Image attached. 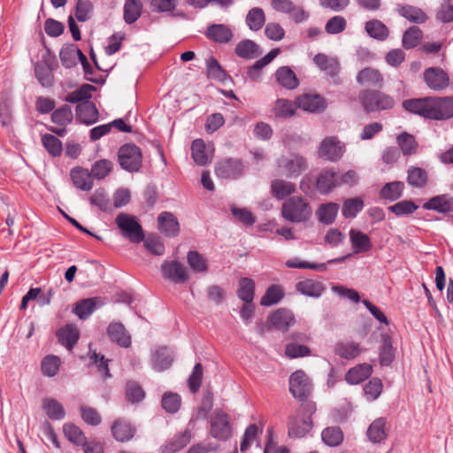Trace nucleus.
Here are the masks:
<instances>
[{"label":"nucleus","mask_w":453,"mask_h":453,"mask_svg":"<svg viewBox=\"0 0 453 453\" xmlns=\"http://www.w3.org/2000/svg\"><path fill=\"white\" fill-rule=\"evenodd\" d=\"M358 99L365 111L368 113L388 111L395 104L393 96L379 89H364L359 92Z\"/></svg>","instance_id":"f257e3e1"},{"label":"nucleus","mask_w":453,"mask_h":453,"mask_svg":"<svg viewBox=\"0 0 453 453\" xmlns=\"http://www.w3.org/2000/svg\"><path fill=\"white\" fill-rule=\"evenodd\" d=\"M312 214L310 203L305 198L293 196L285 201L281 207V216L292 223H304Z\"/></svg>","instance_id":"f03ea898"},{"label":"nucleus","mask_w":453,"mask_h":453,"mask_svg":"<svg viewBox=\"0 0 453 453\" xmlns=\"http://www.w3.org/2000/svg\"><path fill=\"white\" fill-rule=\"evenodd\" d=\"M115 223L122 235L131 242L139 243L144 240L142 227L134 216L121 212L116 217Z\"/></svg>","instance_id":"7ed1b4c3"},{"label":"nucleus","mask_w":453,"mask_h":453,"mask_svg":"<svg viewBox=\"0 0 453 453\" xmlns=\"http://www.w3.org/2000/svg\"><path fill=\"white\" fill-rule=\"evenodd\" d=\"M118 159L122 169L129 173L138 172L142 166V151L138 146L127 143L119 148Z\"/></svg>","instance_id":"20e7f679"},{"label":"nucleus","mask_w":453,"mask_h":453,"mask_svg":"<svg viewBox=\"0 0 453 453\" xmlns=\"http://www.w3.org/2000/svg\"><path fill=\"white\" fill-rule=\"evenodd\" d=\"M210 434L219 441H226L232 435V427L227 414L220 410H216L210 419Z\"/></svg>","instance_id":"39448f33"},{"label":"nucleus","mask_w":453,"mask_h":453,"mask_svg":"<svg viewBox=\"0 0 453 453\" xmlns=\"http://www.w3.org/2000/svg\"><path fill=\"white\" fill-rule=\"evenodd\" d=\"M277 166L287 177L296 178L307 168V161L301 155L292 154L278 158Z\"/></svg>","instance_id":"423d86ee"},{"label":"nucleus","mask_w":453,"mask_h":453,"mask_svg":"<svg viewBox=\"0 0 453 453\" xmlns=\"http://www.w3.org/2000/svg\"><path fill=\"white\" fill-rule=\"evenodd\" d=\"M289 391L299 401H304L311 394V382L303 371H296L290 375Z\"/></svg>","instance_id":"0eeeda50"},{"label":"nucleus","mask_w":453,"mask_h":453,"mask_svg":"<svg viewBox=\"0 0 453 453\" xmlns=\"http://www.w3.org/2000/svg\"><path fill=\"white\" fill-rule=\"evenodd\" d=\"M271 5L274 11L288 14L297 24L306 21L310 17L308 12L302 6L296 5L291 0H272Z\"/></svg>","instance_id":"6e6552de"},{"label":"nucleus","mask_w":453,"mask_h":453,"mask_svg":"<svg viewBox=\"0 0 453 453\" xmlns=\"http://www.w3.org/2000/svg\"><path fill=\"white\" fill-rule=\"evenodd\" d=\"M345 152V146L334 136L326 137L319 145V157L330 162L341 159Z\"/></svg>","instance_id":"1a4fd4ad"},{"label":"nucleus","mask_w":453,"mask_h":453,"mask_svg":"<svg viewBox=\"0 0 453 453\" xmlns=\"http://www.w3.org/2000/svg\"><path fill=\"white\" fill-rule=\"evenodd\" d=\"M429 119L442 120L453 117V97H430Z\"/></svg>","instance_id":"9d476101"},{"label":"nucleus","mask_w":453,"mask_h":453,"mask_svg":"<svg viewBox=\"0 0 453 453\" xmlns=\"http://www.w3.org/2000/svg\"><path fill=\"white\" fill-rule=\"evenodd\" d=\"M424 81L434 91H441L449 86V77L441 67H428L423 73Z\"/></svg>","instance_id":"9b49d317"},{"label":"nucleus","mask_w":453,"mask_h":453,"mask_svg":"<svg viewBox=\"0 0 453 453\" xmlns=\"http://www.w3.org/2000/svg\"><path fill=\"white\" fill-rule=\"evenodd\" d=\"M244 166L242 162L237 158H226L218 163L215 173L222 179H237L242 175Z\"/></svg>","instance_id":"f8f14e48"},{"label":"nucleus","mask_w":453,"mask_h":453,"mask_svg":"<svg viewBox=\"0 0 453 453\" xmlns=\"http://www.w3.org/2000/svg\"><path fill=\"white\" fill-rule=\"evenodd\" d=\"M340 173L333 168L321 171L316 180V188L320 194L327 195L339 187Z\"/></svg>","instance_id":"ddd939ff"},{"label":"nucleus","mask_w":453,"mask_h":453,"mask_svg":"<svg viewBox=\"0 0 453 453\" xmlns=\"http://www.w3.org/2000/svg\"><path fill=\"white\" fill-rule=\"evenodd\" d=\"M163 276L174 283H184L188 280L184 265L177 261L164 262L161 265Z\"/></svg>","instance_id":"4468645a"},{"label":"nucleus","mask_w":453,"mask_h":453,"mask_svg":"<svg viewBox=\"0 0 453 453\" xmlns=\"http://www.w3.org/2000/svg\"><path fill=\"white\" fill-rule=\"evenodd\" d=\"M280 52L279 48L272 50L265 57L256 61L252 65L247 69L248 78L254 82H258L262 80L263 69L269 65Z\"/></svg>","instance_id":"2eb2a0df"},{"label":"nucleus","mask_w":453,"mask_h":453,"mask_svg":"<svg viewBox=\"0 0 453 453\" xmlns=\"http://www.w3.org/2000/svg\"><path fill=\"white\" fill-rule=\"evenodd\" d=\"M269 324L280 331H287L295 322V316L291 311L281 308L273 312L269 319Z\"/></svg>","instance_id":"dca6fc26"},{"label":"nucleus","mask_w":453,"mask_h":453,"mask_svg":"<svg viewBox=\"0 0 453 453\" xmlns=\"http://www.w3.org/2000/svg\"><path fill=\"white\" fill-rule=\"evenodd\" d=\"M312 421L310 418H301L299 414L288 418V435L291 438H302L311 429Z\"/></svg>","instance_id":"f3484780"},{"label":"nucleus","mask_w":453,"mask_h":453,"mask_svg":"<svg viewBox=\"0 0 453 453\" xmlns=\"http://www.w3.org/2000/svg\"><path fill=\"white\" fill-rule=\"evenodd\" d=\"M173 361V351L166 347H159L151 353V365L157 372L168 369Z\"/></svg>","instance_id":"a211bd4d"},{"label":"nucleus","mask_w":453,"mask_h":453,"mask_svg":"<svg viewBox=\"0 0 453 453\" xmlns=\"http://www.w3.org/2000/svg\"><path fill=\"white\" fill-rule=\"evenodd\" d=\"M423 208L440 213L453 212V196L449 194L435 196L426 202Z\"/></svg>","instance_id":"6ab92c4d"},{"label":"nucleus","mask_w":453,"mask_h":453,"mask_svg":"<svg viewBox=\"0 0 453 453\" xmlns=\"http://www.w3.org/2000/svg\"><path fill=\"white\" fill-rule=\"evenodd\" d=\"M387 423V419L380 417L374 419L370 424L366 431V435L372 443H380L387 439L388 433Z\"/></svg>","instance_id":"aec40b11"},{"label":"nucleus","mask_w":453,"mask_h":453,"mask_svg":"<svg viewBox=\"0 0 453 453\" xmlns=\"http://www.w3.org/2000/svg\"><path fill=\"white\" fill-rule=\"evenodd\" d=\"M159 231L168 237H174L180 232V225L177 218L169 211H164L157 218Z\"/></svg>","instance_id":"412c9836"},{"label":"nucleus","mask_w":453,"mask_h":453,"mask_svg":"<svg viewBox=\"0 0 453 453\" xmlns=\"http://www.w3.org/2000/svg\"><path fill=\"white\" fill-rule=\"evenodd\" d=\"M58 342L68 350H72L80 338V331L73 324H67L57 331Z\"/></svg>","instance_id":"4be33fe9"},{"label":"nucleus","mask_w":453,"mask_h":453,"mask_svg":"<svg viewBox=\"0 0 453 453\" xmlns=\"http://www.w3.org/2000/svg\"><path fill=\"white\" fill-rule=\"evenodd\" d=\"M98 111L92 102H83L76 106V119L85 125H92L98 119Z\"/></svg>","instance_id":"5701e85b"},{"label":"nucleus","mask_w":453,"mask_h":453,"mask_svg":"<svg viewBox=\"0 0 453 453\" xmlns=\"http://www.w3.org/2000/svg\"><path fill=\"white\" fill-rule=\"evenodd\" d=\"M103 305L104 302L102 301L101 297L82 299L76 303L73 311L81 319H87L96 311V308L102 307Z\"/></svg>","instance_id":"b1692460"},{"label":"nucleus","mask_w":453,"mask_h":453,"mask_svg":"<svg viewBox=\"0 0 453 453\" xmlns=\"http://www.w3.org/2000/svg\"><path fill=\"white\" fill-rule=\"evenodd\" d=\"M357 81L361 85L379 88H381L384 84V79L380 71L371 67L362 69L357 75Z\"/></svg>","instance_id":"393cba45"},{"label":"nucleus","mask_w":453,"mask_h":453,"mask_svg":"<svg viewBox=\"0 0 453 453\" xmlns=\"http://www.w3.org/2000/svg\"><path fill=\"white\" fill-rule=\"evenodd\" d=\"M235 54L245 59H254L262 54L258 44L250 39H244L239 42L234 49Z\"/></svg>","instance_id":"a878e982"},{"label":"nucleus","mask_w":453,"mask_h":453,"mask_svg":"<svg viewBox=\"0 0 453 453\" xmlns=\"http://www.w3.org/2000/svg\"><path fill=\"white\" fill-rule=\"evenodd\" d=\"M315 65L332 78L336 77L340 71V64L335 58H330L325 54L318 53L313 58Z\"/></svg>","instance_id":"bb28decb"},{"label":"nucleus","mask_w":453,"mask_h":453,"mask_svg":"<svg viewBox=\"0 0 453 453\" xmlns=\"http://www.w3.org/2000/svg\"><path fill=\"white\" fill-rule=\"evenodd\" d=\"M107 334L110 339L120 347L127 348L131 344V337L121 323H111Z\"/></svg>","instance_id":"cd10ccee"},{"label":"nucleus","mask_w":453,"mask_h":453,"mask_svg":"<svg viewBox=\"0 0 453 453\" xmlns=\"http://www.w3.org/2000/svg\"><path fill=\"white\" fill-rule=\"evenodd\" d=\"M396 11L399 15L409 21L417 24H423L427 19V15L418 7L409 4H397Z\"/></svg>","instance_id":"c85d7f7f"},{"label":"nucleus","mask_w":453,"mask_h":453,"mask_svg":"<svg viewBox=\"0 0 453 453\" xmlns=\"http://www.w3.org/2000/svg\"><path fill=\"white\" fill-rule=\"evenodd\" d=\"M206 36L219 43H226L233 37L232 30L224 24H213L208 27Z\"/></svg>","instance_id":"c756f323"},{"label":"nucleus","mask_w":453,"mask_h":453,"mask_svg":"<svg viewBox=\"0 0 453 453\" xmlns=\"http://www.w3.org/2000/svg\"><path fill=\"white\" fill-rule=\"evenodd\" d=\"M372 368L370 365L364 363L350 368L346 375L345 380L350 385H356L363 382L372 374Z\"/></svg>","instance_id":"7c9ffc66"},{"label":"nucleus","mask_w":453,"mask_h":453,"mask_svg":"<svg viewBox=\"0 0 453 453\" xmlns=\"http://www.w3.org/2000/svg\"><path fill=\"white\" fill-rule=\"evenodd\" d=\"M296 288L302 295L313 298L319 297L325 290V287L321 282L312 279H306L297 282Z\"/></svg>","instance_id":"2f4dec72"},{"label":"nucleus","mask_w":453,"mask_h":453,"mask_svg":"<svg viewBox=\"0 0 453 453\" xmlns=\"http://www.w3.org/2000/svg\"><path fill=\"white\" fill-rule=\"evenodd\" d=\"M71 178L73 185L83 191H89L94 186L91 173L87 169L78 167L73 169Z\"/></svg>","instance_id":"473e14b6"},{"label":"nucleus","mask_w":453,"mask_h":453,"mask_svg":"<svg viewBox=\"0 0 453 453\" xmlns=\"http://www.w3.org/2000/svg\"><path fill=\"white\" fill-rule=\"evenodd\" d=\"M403 106L407 111L429 119L430 97L408 99Z\"/></svg>","instance_id":"72a5a7b5"},{"label":"nucleus","mask_w":453,"mask_h":453,"mask_svg":"<svg viewBox=\"0 0 453 453\" xmlns=\"http://www.w3.org/2000/svg\"><path fill=\"white\" fill-rule=\"evenodd\" d=\"M298 106L310 112H319L326 108V103L319 95H303L298 98Z\"/></svg>","instance_id":"f704fd0d"},{"label":"nucleus","mask_w":453,"mask_h":453,"mask_svg":"<svg viewBox=\"0 0 453 453\" xmlns=\"http://www.w3.org/2000/svg\"><path fill=\"white\" fill-rule=\"evenodd\" d=\"M134 427L124 420H116L111 426L113 437L121 442L130 441L134 437Z\"/></svg>","instance_id":"c9c22d12"},{"label":"nucleus","mask_w":453,"mask_h":453,"mask_svg":"<svg viewBox=\"0 0 453 453\" xmlns=\"http://www.w3.org/2000/svg\"><path fill=\"white\" fill-rule=\"evenodd\" d=\"M334 350L344 359H353L361 353L360 344L355 342H339L334 345Z\"/></svg>","instance_id":"e433bc0d"},{"label":"nucleus","mask_w":453,"mask_h":453,"mask_svg":"<svg viewBox=\"0 0 453 453\" xmlns=\"http://www.w3.org/2000/svg\"><path fill=\"white\" fill-rule=\"evenodd\" d=\"M275 77L279 84L287 89H294L299 85L296 75L288 66L280 67L275 73Z\"/></svg>","instance_id":"4c0bfd02"},{"label":"nucleus","mask_w":453,"mask_h":453,"mask_svg":"<svg viewBox=\"0 0 453 453\" xmlns=\"http://www.w3.org/2000/svg\"><path fill=\"white\" fill-rule=\"evenodd\" d=\"M339 208L340 206L336 203L330 202L321 204L316 211L318 219L325 225H331L338 214Z\"/></svg>","instance_id":"58836bf2"},{"label":"nucleus","mask_w":453,"mask_h":453,"mask_svg":"<svg viewBox=\"0 0 453 453\" xmlns=\"http://www.w3.org/2000/svg\"><path fill=\"white\" fill-rule=\"evenodd\" d=\"M81 53L83 52L73 44L64 46L59 52L62 65L65 68L75 66L77 59L81 58Z\"/></svg>","instance_id":"ea45409f"},{"label":"nucleus","mask_w":453,"mask_h":453,"mask_svg":"<svg viewBox=\"0 0 453 453\" xmlns=\"http://www.w3.org/2000/svg\"><path fill=\"white\" fill-rule=\"evenodd\" d=\"M142 3L141 0H126L123 7V18L127 24L134 23L142 14Z\"/></svg>","instance_id":"a19ab883"},{"label":"nucleus","mask_w":453,"mask_h":453,"mask_svg":"<svg viewBox=\"0 0 453 453\" xmlns=\"http://www.w3.org/2000/svg\"><path fill=\"white\" fill-rule=\"evenodd\" d=\"M191 156L196 164L199 165H206L211 160V156L207 152L205 143L202 139L193 141Z\"/></svg>","instance_id":"79ce46f5"},{"label":"nucleus","mask_w":453,"mask_h":453,"mask_svg":"<svg viewBox=\"0 0 453 453\" xmlns=\"http://www.w3.org/2000/svg\"><path fill=\"white\" fill-rule=\"evenodd\" d=\"M367 35L379 41H385L389 34L386 25L379 19L369 20L365 26Z\"/></svg>","instance_id":"37998d69"},{"label":"nucleus","mask_w":453,"mask_h":453,"mask_svg":"<svg viewBox=\"0 0 453 453\" xmlns=\"http://www.w3.org/2000/svg\"><path fill=\"white\" fill-rule=\"evenodd\" d=\"M272 194L279 200H282L296 191V186L290 181L274 180L271 183Z\"/></svg>","instance_id":"c03bdc74"},{"label":"nucleus","mask_w":453,"mask_h":453,"mask_svg":"<svg viewBox=\"0 0 453 453\" xmlns=\"http://www.w3.org/2000/svg\"><path fill=\"white\" fill-rule=\"evenodd\" d=\"M404 189V183L402 181H392L385 184L380 189V197L388 201H395L400 198Z\"/></svg>","instance_id":"a18cd8bd"},{"label":"nucleus","mask_w":453,"mask_h":453,"mask_svg":"<svg viewBox=\"0 0 453 453\" xmlns=\"http://www.w3.org/2000/svg\"><path fill=\"white\" fill-rule=\"evenodd\" d=\"M428 180V175L425 169L411 166L407 171V182L414 188H424Z\"/></svg>","instance_id":"49530a36"},{"label":"nucleus","mask_w":453,"mask_h":453,"mask_svg":"<svg viewBox=\"0 0 453 453\" xmlns=\"http://www.w3.org/2000/svg\"><path fill=\"white\" fill-rule=\"evenodd\" d=\"M42 409L50 419L61 420L65 418V411L62 403L54 398H45Z\"/></svg>","instance_id":"de8ad7c7"},{"label":"nucleus","mask_w":453,"mask_h":453,"mask_svg":"<svg viewBox=\"0 0 453 453\" xmlns=\"http://www.w3.org/2000/svg\"><path fill=\"white\" fill-rule=\"evenodd\" d=\"M349 238L355 253L366 252L372 247L368 235L360 231L350 230Z\"/></svg>","instance_id":"09e8293b"},{"label":"nucleus","mask_w":453,"mask_h":453,"mask_svg":"<svg viewBox=\"0 0 453 453\" xmlns=\"http://www.w3.org/2000/svg\"><path fill=\"white\" fill-rule=\"evenodd\" d=\"M265 23V14L262 8L250 9L246 16V24L252 31L260 30Z\"/></svg>","instance_id":"8fccbe9b"},{"label":"nucleus","mask_w":453,"mask_h":453,"mask_svg":"<svg viewBox=\"0 0 453 453\" xmlns=\"http://www.w3.org/2000/svg\"><path fill=\"white\" fill-rule=\"evenodd\" d=\"M396 141L404 156L416 154L418 142L413 135L403 132L397 136Z\"/></svg>","instance_id":"3c124183"},{"label":"nucleus","mask_w":453,"mask_h":453,"mask_svg":"<svg viewBox=\"0 0 453 453\" xmlns=\"http://www.w3.org/2000/svg\"><path fill=\"white\" fill-rule=\"evenodd\" d=\"M323 441L330 446H339L343 441V433L339 426H331L325 428L321 433Z\"/></svg>","instance_id":"603ef678"},{"label":"nucleus","mask_w":453,"mask_h":453,"mask_svg":"<svg viewBox=\"0 0 453 453\" xmlns=\"http://www.w3.org/2000/svg\"><path fill=\"white\" fill-rule=\"evenodd\" d=\"M255 283L251 279L242 278L239 280L238 297L244 303H251L254 298Z\"/></svg>","instance_id":"864d4df0"},{"label":"nucleus","mask_w":453,"mask_h":453,"mask_svg":"<svg viewBox=\"0 0 453 453\" xmlns=\"http://www.w3.org/2000/svg\"><path fill=\"white\" fill-rule=\"evenodd\" d=\"M423 33L416 26L408 28L403 35L402 44L404 49H413L420 42Z\"/></svg>","instance_id":"5fc2aeb1"},{"label":"nucleus","mask_w":453,"mask_h":453,"mask_svg":"<svg viewBox=\"0 0 453 453\" xmlns=\"http://www.w3.org/2000/svg\"><path fill=\"white\" fill-rule=\"evenodd\" d=\"M12 100L8 94L3 93L0 96V119L3 127H9L12 121Z\"/></svg>","instance_id":"6e6d98bb"},{"label":"nucleus","mask_w":453,"mask_h":453,"mask_svg":"<svg viewBox=\"0 0 453 453\" xmlns=\"http://www.w3.org/2000/svg\"><path fill=\"white\" fill-rule=\"evenodd\" d=\"M284 293L280 286H270L265 294L261 298L260 304L263 306H271L276 304L283 298Z\"/></svg>","instance_id":"4d7b16f0"},{"label":"nucleus","mask_w":453,"mask_h":453,"mask_svg":"<svg viewBox=\"0 0 453 453\" xmlns=\"http://www.w3.org/2000/svg\"><path fill=\"white\" fill-rule=\"evenodd\" d=\"M296 107L292 101L288 99L276 100L273 113L276 118H289L295 114Z\"/></svg>","instance_id":"13d9d810"},{"label":"nucleus","mask_w":453,"mask_h":453,"mask_svg":"<svg viewBox=\"0 0 453 453\" xmlns=\"http://www.w3.org/2000/svg\"><path fill=\"white\" fill-rule=\"evenodd\" d=\"M206 69H207V75L211 79H213V80H216L219 81H224L227 77L225 70L219 65V61L216 58H214L213 57H210L206 60Z\"/></svg>","instance_id":"bf43d9fd"},{"label":"nucleus","mask_w":453,"mask_h":453,"mask_svg":"<svg viewBox=\"0 0 453 453\" xmlns=\"http://www.w3.org/2000/svg\"><path fill=\"white\" fill-rule=\"evenodd\" d=\"M95 89V87L89 84L82 85L79 89L70 93L65 101L72 104H81L83 102H89L90 92Z\"/></svg>","instance_id":"052dcab7"},{"label":"nucleus","mask_w":453,"mask_h":453,"mask_svg":"<svg viewBox=\"0 0 453 453\" xmlns=\"http://www.w3.org/2000/svg\"><path fill=\"white\" fill-rule=\"evenodd\" d=\"M187 261L196 273H205L208 269L207 260L197 251H189L187 255Z\"/></svg>","instance_id":"680f3d73"},{"label":"nucleus","mask_w":453,"mask_h":453,"mask_svg":"<svg viewBox=\"0 0 453 453\" xmlns=\"http://www.w3.org/2000/svg\"><path fill=\"white\" fill-rule=\"evenodd\" d=\"M92 205L97 206L103 211L111 210V200L104 188H97L89 198Z\"/></svg>","instance_id":"e2e57ef3"},{"label":"nucleus","mask_w":453,"mask_h":453,"mask_svg":"<svg viewBox=\"0 0 453 453\" xmlns=\"http://www.w3.org/2000/svg\"><path fill=\"white\" fill-rule=\"evenodd\" d=\"M73 119V111L68 105H64L57 109L51 114V120L61 127H65L71 123Z\"/></svg>","instance_id":"0e129e2a"},{"label":"nucleus","mask_w":453,"mask_h":453,"mask_svg":"<svg viewBox=\"0 0 453 453\" xmlns=\"http://www.w3.org/2000/svg\"><path fill=\"white\" fill-rule=\"evenodd\" d=\"M364 207V202L361 198H350L345 200L342 206V215L346 219L354 218L356 215L362 211Z\"/></svg>","instance_id":"69168bd1"},{"label":"nucleus","mask_w":453,"mask_h":453,"mask_svg":"<svg viewBox=\"0 0 453 453\" xmlns=\"http://www.w3.org/2000/svg\"><path fill=\"white\" fill-rule=\"evenodd\" d=\"M42 143L46 150L53 157L59 156L62 152V142L53 134H43L42 136Z\"/></svg>","instance_id":"338daca9"},{"label":"nucleus","mask_w":453,"mask_h":453,"mask_svg":"<svg viewBox=\"0 0 453 453\" xmlns=\"http://www.w3.org/2000/svg\"><path fill=\"white\" fill-rule=\"evenodd\" d=\"M65 436L73 444L82 445L86 441V437L82 431L73 424H65L63 427Z\"/></svg>","instance_id":"774afa93"}]
</instances>
